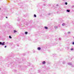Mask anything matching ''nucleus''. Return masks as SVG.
<instances>
[{"mask_svg": "<svg viewBox=\"0 0 74 74\" xmlns=\"http://www.w3.org/2000/svg\"><path fill=\"white\" fill-rule=\"evenodd\" d=\"M28 66H30V63H29L28 64Z\"/></svg>", "mask_w": 74, "mask_h": 74, "instance_id": "obj_12", "label": "nucleus"}, {"mask_svg": "<svg viewBox=\"0 0 74 74\" xmlns=\"http://www.w3.org/2000/svg\"><path fill=\"white\" fill-rule=\"evenodd\" d=\"M18 21H19V20H18Z\"/></svg>", "mask_w": 74, "mask_h": 74, "instance_id": "obj_32", "label": "nucleus"}, {"mask_svg": "<svg viewBox=\"0 0 74 74\" xmlns=\"http://www.w3.org/2000/svg\"><path fill=\"white\" fill-rule=\"evenodd\" d=\"M0 45H5V42H3L2 43L1 42H0Z\"/></svg>", "mask_w": 74, "mask_h": 74, "instance_id": "obj_1", "label": "nucleus"}, {"mask_svg": "<svg viewBox=\"0 0 74 74\" xmlns=\"http://www.w3.org/2000/svg\"><path fill=\"white\" fill-rule=\"evenodd\" d=\"M57 5V6H58V4H57V5Z\"/></svg>", "mask_w": 74, "mask_h": 74, "instance_id": "obj_31", "label": "nucleus"}, {"mask_svg": "<svg viewBox=\"0 0 74 74\" xmlns=\"http://www.w3.org/2000/svg\"><path fill=\"white\" fill-rule=\"evenodd\" d=\"M72 44L73 45H74V42H72Z\"/></svg>", "mask_w": 74, "mask_h": 74, "instance_id": "obj_22", "label": "nucleus"}, {"mask_svg": "<svg viewBox=\"0 0 74 74\" xmlns=\"http://www.w3.org/2000/svg\"><path fill=\"white\" fill-rule=\"evenodd\" d=\"M71 51H73V50H74V49H73V48H71Z\"/></svg>", "mask_w": 74, "mask_h": 74, "instance_id": "obj_13", "label": "nucleus"}, {"mask_svg": "<svg viewBox=\"0 0 74 74\" xmlns=\"http://www.w3.org/2000/svg\"><path fill=\"white\" fill-rule=\"evenodd\" d=\"M6 47H7V46H5V47H4V48H6Z\"/></svg>", "mask_w": 74, "mask_h": 74, "instance_id": "obj_25", "label": "nucleus"}, {"mask_svg": "<svg viewBox=\"0 0 74 74\" xmlns=\"http://www.w3.org/2000/svg\"><path fill=\"white\" fill-rule=\"evenodd\" d=\"M47 15H51V14L50 13H49L47 14Z\"/></svg>", "mask_w": 74, "mask_h": 74, "instance_id": "obj_21", "label": "nucleus"}, {"mask_svg": "<svg viewBox=\"0 0 74 74\" xmlns=\"http://www.w3.org/2000/svg\"><path fill=\"white\" fill-rule=\"evenodd\" d=\"M34 17H35V18H36V15L35 14H34Z\"/></svg>", "mask_w": 74, "mask_h": 74, "instance_id": "obj_15", "label": "nucleus"}, {"mask_svg": "<svg viewBox=\"0 0 74 74\" xmlns=\"http://www.w3.org/2000/svg\"><path fill=\"white\" fill-rule=\"evenodd\" d=\"M45 29H48V27H45Z\"/></svg>", "mask_w": 74, "mask_h": 74, "instance_id": "obj_11", "label": "nucleus"}, {"mask_svg": "<svg viewBox=\"0 0 74 74\" xmlns=\"http://www.w3.org/2000/svg\"><path fill=\"white\" fill-rule=\"evenodd\" d=\"M17 47H19V45H17Z\"/></svg>", "mask_w": 74, "mask_h": 74, "instance_id": "obj_28", "label": "nucleus"}, {"mask_svg": "<svg viewBox=\"0 0 74 74\" xmlns=\"http://www.w3.org/2000/svg\"><path fill=\"white\" fill-rule=\"evenodd\" d=\"M66 25L65 23H63L62 25V26H65Z\"/></svg>", "mask_w": 74, "mask_h": 74, "instance_id": "obj_5", "label": "nucleus"}, {"mask_svg": "<svg viewBox=\"0 0 74 74\" xmlns=\"http://www.w3.org/2000/svg\"><path fill=\"white\" fill-rule=\"evenodd\" d=\"M68 64V65H69L70 66H71V65H72V63H69Z\"/></svg>", "mask_w": 74, "mask_h": 74, "instance_id": "obj_3", "label": "nucleus"}, {"mask_svg": "<svg viewBox=\"0 0 74 74\" xmlns=\"http://www.w3.org/2000/svg\"><path fill=\"white\" fill-rule=\"evenodd\" d=\"M54 28H55V29H58V27L55 26Z\"/></svg>", "mask_w": 74, "mask_h": 74, "instance_id": "obj_9", "label": "nucleus"}, {"mask_svg": "<svg viewBox=\"0 0 74 74\" xmlns=\"http://www.w3.org/2000/svg\"><path fill=\"white\" fill-rule=\"evenodd\" d=\"M43 5L44 6H45V4H43Z\"/></svg>", "mask_w": 74, "mask_h": 74, "instance_id": "obj_23", "label": "nucleus"}, {"mask_svg": "<svg viewBox=\"0 0 74 74\" xmlns=\"http://www.w3.org/2000/svg\"><path fill=\"white\" fill-rule=\"evenodd\" d=\"M62 63L63 64H65L66 63V62H65L64 61L62 62Z\"/></svg>", "mask_w": 74, "mask_h": 74, "instance_id": "obj_14", "label": "nucleus"}, {"mask_svg": "<svg viewBox=\"0 0 74 74\" xmlns=\"http://www.w3.org/2000/svg\"><path fill=\"white\" fill-rule=\"evenodd\" d=\"M22 34H23V35H24V33H23Z\"/></svg>", "mask_w": 74, "mask_h": 74, "instance_id": "obj_30", "label": "nucleus"}, {"mask_svg": "<svg viewBox=\"0 0 74 74\" xmlns=\"http://www.w3.org/2000/svg\"><path fill=\"white\" fill-rule=\"evenodd\" d=\"M71 66L72 67H74V65H71Z\"/></svg>", "mask_w": 74, "mask_h": 74, "instance_id": "obj_17", "label": "nucleus"}, {"mask_svg": "<svg viewBox=\"0 0 74 74\" xmlns=\"http://www.w3.org/2000/svg\"><path fill=\"white\" fill-rule=\"evenodd\" d=\"M66 11L68 12H70V11L69 10H66Z\"/></svg>", "mask_w": 74, "mask_h": 74, "instance_id": "obj_8", "label": "nucleus"}, {"mask_svg": "<svg viewBox=\"0 0 74 74\" xmlns=\"http://www.w3.org/2000/svg\"><path fill=\"white\" fill-rule=\"evenodd\" d=\"M17 31H16V30H14V33H16L17 32Z\"/></svg>", "mask_w": 74, "mask_h": 74, "instance_id": "obj_7", "label": "nucleus"}, {"mask_svg": "<svg viewBox=\"0 0 74 74\" xmlns=\"http://www.w3.org/2000/svg\"><path fill=\"white\" fill-rule=\"evenodd\" d=\"M43 1H47V0H43Z\"/></svg>", "mask_w": 74, "mask_h": 74, "instance_id": "obj_26", "label": "nucleus"}, {"mask_svg": "<svg viewBox=\"0 0 74 74\" xmlns=\"http://www.w3.org/2000/svg\"><path fill=\"white\" fill-rule=\"evenodd\" d=\"M1 9V8H0V10Z\"/></svg>", "mask_w": 74, "mask_h": 74, "instance_id": "obj_33", "label": "nucleus"}, {"mask_svg": "<svg viewBox=\"0 0 74 74\" xmlns=\"http://www.w3.org/2000/svg\"><path fill=\"white\" fill-rule=\"evenodd\" d=\"M70 32H68V34H70Z\"/></svg>", "mask_w": 74, "mask_h": 74, "instance_id": "obj_24", "label": "nucleus"}, {"mask_svg": "<svg viewBox=\"0 0 74 74\" xmlns=\"http://www.w3.org/2000/svg\"><path fill=\"white\" fill-rule=\"evenodd\" d=\"M62 40V39L61 38H59V40Z\"/></svg>", "mask_w": 74, "mask_h": 74, "instance_id": "obj_20", "label": "nucleus"}, {"mask_svg": "<svg viewBox=\"0 0 74 74\" xmlns=\"http://www.w3.org/2000/svg\"><path fill=\"white\" fill-rule=\"evenodd\" d=\"M65 4H66V5H67V2H65Z\"/></svg>", "mask_w": 74, "mask_h": 74, "instance_id": "obj_19", "label": "nucleus"}, {"mask_svg": "<svg viewBox=\"0 0 74 74\" xmlns=\"http://www.w3.org/2000/svg\"><path fill=\"white\" fill-rule=\"evenodd\" d=\"M19 4L20 6H22V5H23V4L22 3H19Z\"/></svg>", "mask_w": 74, "mask_h": 74, "instance_id": "obj_4", "label": "nucleus"}, {"mask_svg": "<svg viewBox=\"0 0 74 74\" xmlns=\"http://www.w3.org/2000/svg\"><path fill=\"white\" fill-rule=\"evenodd\" d=\"M37 49L38 50H41V47H38L37 48Z\"/></svg>", "mask_w": 74, "mask_h": 74, "instance_id": "obj_6", "label": "nucleus"}, {"mask_svg": "<svg viewBox=\"0 0 74 74\" xmlns=\"http://www.w3.org/2000/svg\"><path fill=\"white\" fill-rule=\"evenodd\" d=\"M6 18H8V17H6Z\"/></svg>", "mask_w": 74, "mask_h": 74, "instance_id": "obj_29", "label": "nucleus"}, {"mask_svg": "<svg viewBox=\"0 0 74 74\" xmlns=\"http://www.w3.org/2000/svg\"><path fill=\"white\" fill-rule=\"evenodd\" d=\"M46 63V62H45V61H43L42 62V64H45Z\"/></svg>", "mask_w": 74, "mask_h": 74, "instance_id": "obj_2", "label": "nucleus"}, {"mask_svg": "<svg viewBox=\"0 0 74 74\" xmlns=\"http://www.w3.org/2000/svg\"><path fill=\"white\" fill-rule=\"evenodd\" d=\"M74 5H73V6H72V8H74Z\"/></svg>", "mask_w": 74, "mask_h": 74, "instance_id": "obj_27", "label": "nucleus"}, {"mask_svg": "<svg viewBox=\"0 0 74 74\" xmlns=\"http://www.w3.org/2000/svg\"><path fill=\"white\" fill-rule=\"evenodd\" d=\"M23 56H25L26 55V54L25 53H24L23 54Z\"/></svg>", "mask_w": 74, "mask_h": 74, "instance_id": "obj_18", "label": "nucleus"}, {"mask_svg": "<svg viewBox=\"0 0 74 74\" xmlns=\"http://www.w3.org/2000/svg\"><path fill=\"white\" fill-rule=\"evenodd\" d=\"M9 38H12V37H11V36H9Z\"/></svg>", "mask_w": 74, "mask_h": 74, "instance_id": "obj_16", "label": "nucleus"}, {"mask_svg": "<svg viewBox=\"0 0 74 74\" xmlns=\"http://www.w3.org/2000/svg\"><path fill=\"white\" fill-rule=\"evenodd\" d=\"M27 33H28V32H25V34H27Z\"/></svg>", "mask_w": 74, "mask_h": 74, "instance_id": "obj_10", "label": "nucleus"}]
</instances>
